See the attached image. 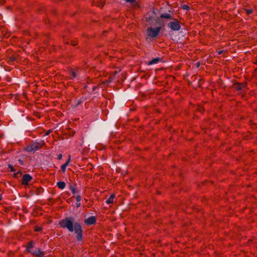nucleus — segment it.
Here are the masks:
<instances>
[{"label": "nucleus", "instance_id": "4468645a", "mask_svg": "<svg viewBox=\"0 0 257 257\" xmlns=\"http://www.w3.org/2000/svg\"><path fill=\"white\" fill-rule=\"evenodd\" d=\"M161 18L169 19L171 18V15H170V14H169L168 13H164L161 15Z\"/></svg>", "mask_w": 257, "mask_h": 257}, {"label": "nucleus", "instance_id": "a878e982", "mask_svg": "<svg viewBox=\"0 0 257 257\" xmlns=\"http://www.w3.org/2000/svg\"><path fill=\"white\" fill-rule=\"evenodd\" d=\"M2 199V196L0 195V200Z\"/></svg>", "mask_w": 257, "mask_h": 257}, {"label": "nucleus", "instance_id": "0eeeda50", "mask_svg": "<svg viewBox=\"0 0 257 257\" xmlns=\"http://www.w3.org/2000/svg\"><path fill=\"white\" fill-rule=\"evenodd\" d=\"M96 218L94 216H91L86 219L84 222L88 225H92L96 222Z\"/></svg>", "mask_w": 257, "mask_h": 257}, {"label": "nucleus", "instance_id": "f03ea898", "mask_svg": "<svg viewBox=\"0 0 257 257\" xmlns=\"http://www.w3.org/2000/svg\"><path fill=\"white\" fill-rule=\"evenodd\" d=\"M161 30V27H158L156 28L150 27L147 30V36L149 38H155L158 36Z\"/></svg>", "mask_w": 257, "mask_h": 257}, {"label": "nucleus", "instance_id": "ddd939ff", "mask_svg": "<svg viewBox=\"0 0 257 257\" xmlns=\"http://www.w3.org/2000/svg\"><path fill=\"white\" fill-rule=\"evenodd\" d=\"M70 189L72 193L73 194H74L77 192V188L73 186H71L70 187Z\"/></svg>", "mask_w": 257, "mask_h": 257}, {"label": "nucleus", "instance_id": "9d476101", "mask_svg": "<svg viewBox=\"0 0 257 257\" xmlns=\"http://www.w3.org/2000/svg\"><path fill=\"white\" fill-rule=\"evenodd\" d=\"M161 60L160 58H154L152 60L148 62V64L149 65H153L155 64H157L159 62V61Z\"/></svg>", "mask_w": 257, "mask_h": 257}, {"label": "nucleus", "instance_id": "6ab92c4d", "mask_svg": "<svg viewBox=\"0 0 257 257\" xmlns=\"http://www.w3.org/2000/svg\"><path fill=\"white\" fill-rule=\"evenodd\" d=\"M41 230V227H37L35 228V230L36 231H38Z\"/></svg>", "mask_w": 257, "mask_h": 257}, {"label": "nucleus", "instance_id": "9b49d317", "mask_svg": "<svg viewBox=\"0 0 257 257\" xmlns=\"http://www.w3.org/2000/svg\"><path fill=\"white\" fill-rule=\"evenodd\" d=\"M58 187L61 189H63L66 186L65 183L63 181L58 182L57 183Z\"/></svg>", "mask_w": 257, "mask_h": 257}, {"label": "nucleus", "instance_id": "7ed1b4c3", "mask_svg": "<svg viewBox=\"0 0 257 257\" xmlns=\"http://www.w3.org/2000/svg\"><path fill=\"white\" fill-rule=\"evenodd\" d=\"M33 247V243L30 242L28 244L27 246L28 250L33 255L37 257H42L44 255V252L41 250L40 249L37 248L35 250L31 249Z\"/></svg>", "mask_w": 257, "mask_h": 257}, {"label": "nucleus", "instance_id": "20e7f679", "mask_svg": "<svg viewBox=\"0 0 257 257\" xmlns=\"http://www.w3.org/2000/svg\"><path fill=\"white\" fill-rule=\"evenodd\" d=\"M168 26L173 31H178L181 28L179 23L176 20L170 22L168 24Z\"/></svg>", "mask_w": 257, "mask_h": 257}, {"label": "nucleus", "instance_id": "aec40b11", "mask_svg": "<svg viewBox=\"0 0 257 257\" xmlns=\"http://www.w3.org/2000/svg\"><path fill=\"white\" fill-rule=\"evenodd\" d=\"M81 205V204H80V202H77L76 203V207L78 208Z\"/></svg>", "mask_w": 257, "mask_h": 257}, {"label": "nucleus", "instance_id": "393cba45", "mask_svg": "<svg viewBox=\"0 0 257 257\" xmlns=\"http://www.w3.org/2000/svg\"><path fill=\"white\" fill-rule=\"evenodd\" d=\"M50 131L49 130V131L47 132V135H48V134L50 133Z\"/></svg>", "mask_w": 257, "mask_h": 257}, {"label": "nucleus", "instance_id": "a211bd4d", "mask_svg": "<svg viewBox=\"0 0 257 257\" xmlns=\"http://www.w3.org/2000/svg\"><path fill=\"white\" fill-rule=\"evenodd\" d=\"M183 9H184V10H188L189 9V7L187 5H183Z\"/></svg>", "mask_w": 257, "mask_h": 257}, {"label": "nucleus", "instance_id": "2eb2a0df", "mask_svg": "<svg viewBox=\"0 0 257 257\" xmlns=\"http://www.w3.org/2000/svg\"><path fill=\"white\" fill-rule=\"evenodd\" d=\"M8 167L10 169L11 172H14L16 171V170L15 169V168L13 167V166L12 165L9 164Z\"/></svg>", "mask_w": 257, "mask_h": 257}, {"label": "nucleus", "instance_id": "5701e85b", "mask_svg": "<svg viewBox=\"0 0 257 257\" xmlns=\"http://www.w3.org/2000/svg\"><path fill=\"white\" fill-rule=\"evenodd\" d=\"M127 2L134 3L136 0H125Z\"/></svg>", "mask_w": 257, "mask_h": 257}, {"label": "nucleus", "instance_id": "f8f14e48", "mask_svg": "<svg viewBox=\"0 0 257 257\" xmlns=\"http://www.w3.org/2000/svg\"><path fill=\"white\" fill-rule=\"evenodd\" d=\"M115 197V196L114 194H111L109 197L107 199L106 202L107 204H111L113 202V199Z\"/></svg>", "mask_w": 257, "mask_h": 257}, {"label": "nucleus", "instance_id": "1a4fd4ad", "mask_svg": "<svg viewBox=\"0 0 257 257\" xmlns=\"http://www.w3.org/2000/svg\"><path fill=\"white\" fill-rule=\"evenodd\" d=\"M105 0H100V1H97L96 0H94L93 4L97 7L102 8L104 6Z\"/></svg>", "mask_w": 257, "mask_h": 257}, {"label": "nucleus", "instance_id": "dca6fc26", "mask_svg": "<svg viewBox=\"0 0 257 257\" xmlns=\"http://www.w3.org/2000/svg\"><path fill=\"white\" fill-rule=\"evenodd\" d=\"M245 12L247 14H250L252 13L253 11L252 9H246L245 10Z\"/></svg>", "mask_w": 257, "mask_h": 257}, {"label": "nucleus", "instance_id": "39448f33", "mask_svg": "<svg viewBox=\"0 0 257 257\" xmlns=\"http://www.w3.org/2000/svg\"><path fill=\"white\" fill-rule=\"evenodd\" d=\"M32 179V177L29 174H25L22 177V183L23 185H28L29 182Z\"/></svg>", "mask_w": 257, "mask_h": 257}, {"label": "nucleus", "instance_id": "4be33fe9", "mask_svg": "<svg viewBox=\"0 0 257 257\" xmlns=\"http://www.w3.org/2000/svg\"><path fill=\"white\" fill-rule=\"evenodd\" d=\"M71 73H72V76L73 78L76 77V75L74 72H72Z\"/></svg>", "mask_w": 257, "mask_h": 257}, {"label": "nucleus", "instance_id": "412c9836", "mask_svg": "<svg viewBox=\"0 0 257 257\" xmlns=\"http://www.w3.org/2000/svg\"><path fill=\"white\" fill-rule=\"evenodd\" d=\"M62 158V154H59L58 156V160H61Z\"/></svg>", "mask_w": 257, "mask_h": 257}, {"label": "nucleus", "instance_id": "b1692460", "mask_svg": "<svg viewBox=\"0 0 257 257\" xmlns=\"http://www.w3.org/2000/svg\"><path fill=\"white\" fill-rule=\"evenodd\" d=\"M223 52V50L218 51H217V54L218 55H220V54H222Z\"/></svg>", "mask_w": 257, "mask_h": 257}, {"label": "nucleus", "instance_id": "6e6552de", "mask_svg": "<svg viewBox=\"0 0 257 257\" xmlns=\"http://www.w3.org/2000/svg\"><path fill=\"white\" fill-rule=\"evenodd\" d=\"M71 156L69 155L68 159L67 160V161H66V162L65 164H64L63 165H62V166L61 167V170L63 173H64L65 172L66 167L68 166V165L71 162Z\"/></svg>", "mask_w": 257, "mask_h": 257}, {"label": "nucleus", "instance_id": "f257e3e1", "mask_svg": "<svg viewBox=\"0 0 257 257\" xmlns=\"http://www.w3.org/2000/svg\"><path fill=\"white\" fill-rule=\"evenodd\" d=\"M73 219L72 217H67L64 219L61 220L59 224L60 226L63 228H67L70 232L73 231L77 234L76 238L80 241L82 239V230L80 225L75 222L73 223Z\"/></svg>", "mask_w": 257, "mask_h": 257}, {"label": "nucleus", "instance_id": "f3484780", "mask_svg": "<svg viewBox=\"0 0 257 257\" xmlns=\"http://www.w3.org/2000/svg\"><path fill=\"white\" fill-rule=\"evenodd\" d=\"M81 199V196H80V195H77V196L76 197V202H80Z\"/></svg>", "mask_w": 257, "mask_h": 257}, {"label": "nucleus", "instance_id": "423d86ee", "mask_svg": "<svg viewBox=\"0 0 257 257\" xmlns=\"http://www.w3.org/2000/svg\"><path fill=\"white\" fill-rule=\"evenodd\" d=\"M43 145V144L42 145L38 146L37 144H33L31 146H28L26 150L29 152L35 151L40 149Z\"/></svg>", "mask_w": 257, "mask_h": 257}]
</instances>
